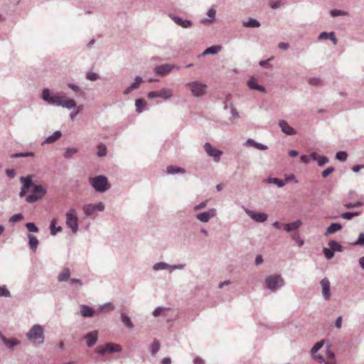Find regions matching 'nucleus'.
Listing matches in <instances>:
<instances>
[{"label":"nucleus","instance_id":"4468645a","mask_svg":"<svg viewBox=\"0 0 364 364\" xmlns=\"http://www.w3.org/2000/svg\"><path fill=\"white\" fill-rule=\"evenodd\" d=\"M161 317L166 318V321L168 323L176 318V313L173 309H162L161 308Z\"/></svg>","mask_w":364,"mask_h":364},{"label":"nucleus","instance_id":"c9c22d12","mask_svg":"<svg viewBox=\"0 0 364 364\" xmlns=\"http://www.w3.org/2000/svg\"><path fill=\"white\" fill-rule=\"evenodd\" d=\"M269 183L276 184L278 187H283L285 185V182L279 178H270L268 179Z\"/></svg>","mask_w":364,"mask_h":364},{"label":"nucleus","instance_id":"6e6552de","mask_svg":"<svg viewBox=\"0 0 364 364\" xmlns=\"http://www.w3.org/2000/svg\"><path fill=\"white\" fill-rule=\"evenodd\" d=\"M121 350L120 346L114 343H107L105 346H99L96 348V353L104 355L106 353L119 352Z\"/></svg>","mask_w":364,"mask_h":364},{"label":"nucleus","instance_id":"8fccbe9b","mask_svg":"<svg viewBox=\"0 0 364 364\" xmlns=\"http://www.w3.org/2000/svg\"><path fill=\"white\" fill-rule=\"evenodd\" d=\"M328 162V159L326 156H319L318 159V164L320 166H323L324 164Z\"/></svg>","mask_w":364,"mask_h":364},{"label":"nucleus","instance_id":"37998d69","mask_svg":"<svg viewBox=\"0 0 364 364\" xmlns=\"http://www.w3.org/2000/svg\"><path fill=\"white\" fill-rule=\"evenodd\" d=\"M359 215V213L358 212H355V213H344L341 215V217L343 218V219H346V220H350L352 219L354 216H358Z\"/></svg>","mask_w":364,"mask_h":364},{"label":"nucleus","instance_id":"338daca9","mask_svg":"<svg viewBox=\"0 0 364 364\" xmlns=\"http://www.w3.org/2000/svg\"><path fill=\"white\" fill-rule=\"evenodd\" d=\"M341 325H342V318L341 316H339L336 321V326L338 328H340L341 327Z\"/></svg>","mask_w":364,"mask_h":364},{"label":"nucleus","instance_id":"3c124183","mask_svg":"<svg viewBox=\"0 0 364 364\" xmlns=\"http://www.w3.org/2000/svg\"><path fill=\"white\" fill-rule=\"evenodd\" d=\"M333 171H334V168L333 167H332V166L328 167V168H326V170H324L322 172V176L323 178H326L328 175H330Z\"/></svg>","mask_w":364,"mask_h":364},{"label":"nucleus","instance_id":"49530a36","mask_svg":"<svg viewBox=\"0 0 364 364\" xmlns=\"http://www.w3.org/2000/svg\"><path fill=\"white\" fill-rule=\"evenodd\" d=\"M34 154L33 152H26V153H18L12 155V157H27V156H33Z\"/></svg>","mask_w":364,"mask_h":364},{"label":"nucleus","instance_id":"cd10ccee","mask_svg":"<svg viewBox=\"0 0 364 364\" xmlns=\"http://www.w3.org/2000/svg\"><path fill=\"white\" fill-rule=\"evenodd\" d=\"M70 275V272L69 269L65 268L64 269L62 272L58 275V281L59 282H64L67 281Z\"/></svg>","mask_w":364,"mask_h":364},{"label":"nucleus","instance_id":"a211bd4d","mask_svg":"<svg viewBox=\"0 0 364 364\" xmlns=\"http://www.w3.org/2000/svg\"><path fill=\"white\" fill-rule=\"evenodd\" d=\"M302 225V222L299 220H296L291 223H287L284 225V230L287 232H291L297 230Z\"/></svg>","mask_w":364,"mask_h":364},{"label":"nucleus","instance_id":"e433bc0d","mask_svg":"<svg viewBox=\"0 0 364 364\" xmlns=\"http://www.w3.org/2000/svg\"><path fill=\"white\" fill-rule=\"evenodd\" d=\"M167 173L171 174L178 173H185V170L181 168H175L173 166H168L167 168Z\"/></svg>","mask_w":364,"mask_h":364},{"label":"nucleus","instance_id":"5701e85b","mask_svg":"<svg viewBox=\"0 0 364 364\" xmlns=\"http://www.w3.org/2000/svg\"><path fill=\"white\" fill-rule=\"evenodd\" d=\"M2 341L9 348H12L14 346L19 344L18 340L15 338L8 339L5 336H1Z\"/></svg>","mask_w":364,"mask_h":364},{"label":"nucleus","instance_id":"f257e3e1","mask_svg":"<svg viewBox=\"0 0 364 364\" xmlns=\"http://www.w3.org/2000/svg\"><path fill=\"white\" fill-rule=\"evenodd\" d=\"M42 97L50 104L60 105L68 109H72L76 107V103L73 100L63 96H51L48 89L43 90Z\"/></svg>","mask_w":364,"mask_h":364},{"label":"nucleus","instance_id":"69168bd1","mask_svg":"<svg viewBox=\"0 0 364 364\" xmlns=\"http://www.w3.org/2000/svg\"><path fill=\"white\" fill-rule=\"evenodd\" d=\"M309 156L306 155H303L301 156V161L305 164H307L309 162Z\"/></svg>","mask_w":364,"mask_h":364},{"label":"nucleus","instance_id":"393cba45","mask_svg":"<svg viewBox=\"0 0 364 364\" xmlns=\"http://www.w3.org/2000/svg\"><path fill=\"white\" fill-rule=\"evenodd\" d=\"M57 220L53 218L50 222V234L52 235H55L58 232L62 230V228L60 226L56 227Z\"/></svg>","mask_w":364,"mask_h":364},{"label":"nucleus","instance_id":"aec40b11","mask_svg":"<svg viewBox=\"0 0 364 364\" xmlns=\"http://www.w3.org/2000/svg\"><path fill=\"white\" fill-rule=\"evenodd\" d=\"M279 126L282 132L288 135H292L295 134L294 129L290 127L285 121H281Z\"/></svg>","mask_w":364,"mask_h":364},{"label":"nucleus","instance_id":"c756f323","mask_svg":"<svg viewBox=\"0 0 364 364\" xmlns=\"http://www.w3.org/2000/svg\"><path fill=\"white\" fill-rule=\"evenodd\" d=\"M221 48H222L220 46H213L205 49V51L203 52V54H216L218 51L221 50Z\"/></svg>","mask_w":364,"mask_h":364},{"label":"nucleus","instance_id":"6e6d98bb","mask_svg":"<svg viewBox=\"0 0 364 364\" xmlns=\"http://www.w3.org/2000/svg\"><path fill=\"white\" fill-rule=\"evenodd\" d=\"M309 83L311 85H318L321 84V80L319 78L313 77L309 80Z\"/></svg>","mask_w":364,"mask_h":364},{"label":"nucleus","instance_id":"ddd939ff","mask_svg":"<svg viewBox=\"0 0 364 364\" xmlns=\"http://www.w3.org/2000/svg\"><path fill=\"white\" fill-rule=\"evenodd\" d=\"M321 285L322 287V294L326 299H329L331 297L330 292V282L328 279L323 278L321 281Z\"/></svg>","mask_w":364,"mask_h":364},{"label":"nucleus","instance_id":"2eb2a0df","mask_svg":"<svg viewBox=\"0 0 364 364\" xmlns=\"http://www.w3.org/2000/svg\"><path fill=\"white\" fill-rule=\"evenodd\" d=\"M323 346V341H320V342H318L316 343L314 346L313 348H311V355L312 356L318 360L319 363H323L324 362V359L323 358V356L320 355H316V352L320 349L321 348V347Z\"/></svg>","mask_w":364,"mask_h":364},{"label":"nucleus","instance_id":"e2e57ef3","mask_svg":"<svg viewBox=\"0 0 364 364\" xmlns=\"http://www.w3.org/2000/svg\"><path fill=\"white\" fill-rule=\"evenodd\" d=\"M293 238H294V240L297 241L299 246L301 247L304 245V240L300 239L299 235H294Z\"/></svg>","mask_w":364,"mask_h":364},{"label":"nucleus","instance_id":"c03bdc74","mask_svg":"<svg viewBox=\"0 0 364 364\" xmlns=\"http://www.w3.org/2000/svg\"><path fill=\"white\" fill-rule=\"evenodd\" d=\"M325 257L330 259L334 256V252L330 248H323V250Z\"/></svg>","mask_w":364,"mask_h":364},{"label":"nucleus","instance_id":"ea45409f","mask_svg":"<svg viewBox=\"0 0 364 364\" xmlns=\"http://www.w3.org/2000/svg\"><path fill=\"white\" fill-rule=\"evenodd\" d=\"M25 225L30 232H38V227L33 223H26Z\"/></svg>","mask_w":364,"mask_h":364},{"label":"nucleus","instance_id":"6ab92c4d","mask_svg":"<svg viewBox=\"0 0 364 364\" xmlns=\"http://www.w3.org/2000/svg\"><path fill=\"white\" fill-rule=\"evenodd\" d=\"M172 19L177 25L185 28H189L192 25L191 21L188 20H183L178 16H173Z\"/></svg>","mask_w":364,"mask_h":364},{"label":"nucleus","instance_id":"052dcab7","mask_svg":"<svg viewBox=\"0 0 364 364\" xmlns=\"http://www.w3.org/2000/svg\"><path fill=\"white\" fill-rule=\"evenodd\" d=\"M206 205H207V201L202 202L199 205H196L194 208V210H199L206 207Z\"/></svg>","mask_w":364,"mask_h":364},{"label":"nucleus","instance_id":"774afa93","mask_svg":"<svg viewBox=\"0 0 364 364\" xmlns=\"http://www.w3.org/2000/svg\"><path fill=\"white\" fill-rule=\"evenodd\" d=\"M318 157L319 156L315 152L311 153L309 156V158L314 161H318Z\"/></svg>","mask_w":364,"mask_h":364},{"label":"nucleus","instance_id":"13d9d810","mask_svg":"<svg viewBox=\"0 0 364 364\" xmlns=\"http://www.w3.org/2000/svg\"><path fill=\"white\" fill-rule=\"evenodd\" d=\"M328 38H330V33L323 32L318 36L319 40H326Z\"/></svg>","mask_w":364,"mask_h":364},{"label":"nucleus","instance_id":"a19ab883","mask_svg":"<svg viewBox=\"0 0 364 364\" xmlns=\"http://www.w3.org/2000/svg\"><path fill=\"white\" fill-rule=\"evenodd\" d=\"M348 154L345 151H338L336 155V159L341 161H345L347 159Z\"/></svg>","mask_w":364,"mask_h":364},{"label":"nucleus","instance_id":"9d476101","mask_svg":"<svg viewBox=\"0 0 364 364\" xmlns=\"http://www.w3.org/2000/svg\"><path fill=\"white\" fill-rule=\"evenodd\" d=\"M105 208V205L102 203L100 202L97 204H87L82 208L87 216L93 215L97 211H102Z\"/></svg>","mask_w":364,"mask_h":364},{"label":"nucleus","instance_id":"4c0bfd02","mask_svg":"<svg viewBox=\"0 0 364 364\" xmlns=\"http://www.w3.org/2000/svg\"><path fill=\"white\" fill-rule=\"evenodd\" d=\"M173 68V66L168 64H165L161 65V75H166L168 73L171 69Z\"/></svg>","mask_w":364,"mask_h":364},{"label":"nucleus","instance_id":"bf43d9fd","mask_svg":"<svg viewBox=\"0 0 364 364\" xmlns=\"http://www.w3.org/2000/svg\"><path fill=\"white\" fill-rule=\"evenodd\" d=\"M291 180H294V182L295 183H298V181L295 179V176L294 174H289V175H287L285 176V183Z\"/></svg>","mask_w":364,"mask_h":364},{"label":"nucleus","instance_id":"864d4df0","mask_svg":"<svg viewBox=\"0 0 364 364\" xmlns=\"http://www.w3.org/2000/svg\"><path fill=\"white\" fill-rule=\"evenodd\" d=\"M98 77V75L95 73H88L87 74V78L92 81L97 80Z\"/></svg>","mask_w":364,"mask_h":364},{"label":"nucleus","instance_id":"412c9836","mask_svg":"<svg viewBox=\"0 0 364 364\" xmlns=\"http://www.w3.org/2000/svg\"><path fill=\"white\" fill-rule=\"evenodd\" d=\"M28 245L30 248L33 251L36 252L37 247L38 245V240L34 235L31 234L28 235Z\"/></svg>","mask_w":364,"mask_h":364},{"label":"nucleus","instance_id":"bb28decb","mask_svg":"<svg viewBox=\"0 0 364 364\" xmlns=\"http://www.w3.org/2000/svg\"><path fill=\"white\" fill-rule=\"evenodd\" d=\"M247 84L250 89L257 90L261 92L264 91V87L261 85H259L257 83V80L255 79L250 80Z\"/></svg>","mask_w":364,"mask_h":364},{"label":"nucleus","instance_id":"7c9ffc66","mask_svg":"<svg viewBox=\"0 0 364 364\" xmlns=\"http://www.w3.org/2000/svg\"><path fill=\"white\" fill-rule=\"evenodd\" d=\"M328 246L330 247V249L333 251V252L335 251L341 252L342 250L341 245L334 240L329 241Z\"/></svg>","mask_w":364,"mask_h":364},{"label":"nucleus","instance_id":"f704fd0d","mask_svg":"<svg viewBox=\"0 0 364 364\" xmlns=\"http://www.w3.org/2000/svg\"><path fill=\"white\" fill-rule=\"evenodd\" d=\"M244 26L246 27L256 28L259 27L260 26V23H259L258 21L255 19H250L248 21L244 23Z\"/></svg>","mask_w":364,"mask_h":364},{"label":"nucleus","instance_id":"72a5a7b5","mask_svg":"<svg viewBox=\"0 0 364 364\" xmlns=\"http://www.w3.org/2000/svg\"><path fill=\"white\" fill-rule=\"evenodd\" d=\"M172 95H173V93L171 90H168V89L161 90V97H162L165 100H168L170 97H171Z\"/></svg>","mask_w":364,"mask_h":364},{"label":"nucleus","instance_id":"680f3d73","mask_svg":"<svg viewBox=\"0 0 364 364\" xmlns=\"http://www.w3.org/2000/svg\"><path fill=\"white\" fill-rule=\"evenodd\" d=\"M331 14L333 16H339V15H343L344 14V12L341 11V10H337V9H335V10H332L331 11Z\"/></svg>","mask_w":364,"mask_h":364},{"label":"nucleus","instance_id":"20e7f679","mask_svg":"<svg viewBox=\"0 0 364 364\" xmlns=\"http://www.w3.org/2000/svg\"><path fill=\"white\" fill-rule=\"evenodd\" d=\"M66 225L71 229L73 232L75 233L78 230V218L76 215L75 210L71 208L66 214Z\"/></svg>","mask_w":364,"mask_h":364},{"label":"nucleus","instance_id":"de8ad7c7","mask_svg":"<svg viewBox=\"0 0 364 364\" xmlns=\"http://www.w3.org/2000/svg\"><path fill=\"white\" fill-rule=\"evenodd\" d=\"M23 219V215L21 214H15L10 218V222L15 223Z\"/></svg>","mask_w":364,"mask_h":364},{"label":"nucleus","instance_id":"0eeeda50","mask_svg":"<svg viewBox=\"0 0 364 364\" xmlns=\"http://www.w3.org/2000/svg\"><path fill=\"white\" fill-rule=\"evenodd\" d=\"M187 86L190 88L192 94L196 97L203 95L206 92L207 85L198 82L188 83Z\"/></svg>","mask_w":364,"mask_h":364},{"label":"nucleus","instance_id":"b1692460","mask_svg":"<svg viewBox=\"0 0 364 364\" xmlns=\"http://www.w3.org/2000/svg\"><path fill=\"white\" fill-rule=\"evenodd\" d=\"M80 309L81 314L84 317L92 316L94 314V311L92 310V309L87 306L82 305Z\"/></svg>","mask_w":364,"mask_h":364},{"label":"nucleus","instance_id":"79ce46f5","mask_svg":"<svg viewBox=\"0 0 364 364\" xmlns=\"http://www.w3.org/2000/svg\"><path fill=\"white\" fill-rule=\"evenodd\" d=\"M97 149H98L97 155L99 156H104L107 154V149L104 144H100L98 146Z\"/></svg>","mask_w":364,"mask_h":364},{"label":"nucleus","instance_id":"f03ea898","mask_svg":"<svg viewBox=\"0 0 364 364\" xmlns=\"http://www.w3.org/2000/svg\"><path fill=\"white\" fill-rule=\"evenodd\" d=\"M89 182L96 191L105 192L109 188L107 178L102 176L90 178Z\"/></svg>","mask_w":364,"mask_h":364},{"label":"nucleus","instance_id":"39448f33","mask_svg":"<svg viewBox=\"0 0 364 364\" xmlns=\"http://www.w3.org/2000/svg\"><path fill=\"white\" fill-rule=\"evenodd\" d=\"M265 283L269 289L275 291L284 284V281L280 275H271L265 279Z\"/></svg>","mask_w":364,"mask_h":364},{"label":"nucleus","instance_id":"dca6fc26","mask_svg":"<svg viewBox=\"0 0 364 364\" xmlns=\"http://www.w3.org/2000/svg\"><path fill=\"white\" fill-rule=\"evenodd\" d=\"M97 332L92 331L85 335V338L86 340V343L88 347H91L95 344L97 341Z\"/></svg>","mask_w":364,"mask_h":364},{"label":"nucleus","instance_id":"f3484780","mask_svg":"<svg viewBox=\"0 0 364 364\" xmlns=\"http://www.w3.org/2000/svg\"><path fill=\"white\" fill-rule=\"evenodd\" d=\"M21 181L23 183V186L22 187L21 191L20 193V196L22 197L26 195L28 191V189L31 186V178L30 176L28 177H21Z\"/></svg>","mask_w":364,"mask_h":364},{"label":"nucleus","instance_id":"1a4fd4ad","mask_svg":"<svg viewBox=\"0 0 364 364\" xmlns=\"http://www.w3.org/2000/svg\"><path fill=\"white\" fill-rule=\"evenodd\" d=\"M206 154L213 158L215 162H219L223 151L214 148L210 143H205L203 146Z\"/></svg>","mask_w":364,"mask_h":364},{"label":"nucleus","instance_id":"4d7b16f0","mask_svg":"<svg viewBox=\"0 0 364 364\" xmlns=\"http://www.w3.org/2000/svg\"><path fill=\"white\" fill-rule=\"evenodd\" d=\"M356 245L364 246V233H360L358 236V240L355 242Z\"/></svg>","mask_w":364,"mask_h":364},{"label":"nucleus","instance_id":"09e8293b","mask_svg":"<svg viewBox=\"0 0 364 364\" xmlns=\"http://www.w3.org/2000/svg\"><path fill=\"white\" fill-rule=\"evenodd\" d=\"M10 296L9 291L5 287H0V296L8 297Z\"/></svg>","mask_w":364,"mask_h":364},{"label":"nucleus","instance_id":"7ed1b4c3","mask_svg":"<svg viewBox=\"0 0 364 364\" xmlns=\"http://www.w3.org/2000/svg\"><path fill=\"white\" fill-rule=\"evenodd\" d=\"M28 338L33 343L41 344L43 343V329L40 325H35L27 333Z\"/></svg>","mask_w":364,"mask_h":364},{"label":"nucleus","instance_id":"58836bf2","mask_svg":"<svg viewBox=\"0 0 364 364\" xmlns=\"http://www.w3.org/2000/svg\"><path fill=\"white\" fill-rule=\"evenodd\" d=\"M77 152L75 148H68L65 152L64 156L67 159L71 158Z\"/></svg>","mask_w":364,"mask_h":364},{"label":"nucleus","instance_id":"5fc2aeb1","mask_svg":"<svg viewBox=\"0 0 364 364\" xmlns=\"http://www.w3.org/2000/svg\"><path fill=\"white\" fill-rule=\"evenodd\" d=\"M215 13H216L215 10L214 9H213V8L208 10V11L207 13V15L210 18H211V19L209 20L210 22L213 21L215 16Z\"/></svg>","mask_w":364,"mask_h":364},{"label":"nucleus","instance_id":"c85d7f7f","mask_svg":"<svg viewBox=\"0 0 364 364\" xmlns=\"http://www.w3.org/2000/svg\"><path fill=\"white\" fill-rule=\"evenodd\" d=\"M60 136H61V132L59 131H56L55 132H54V134L53 135L48 137L45 140L44 143H46V144L53 143V142L57 141Z\"/></svg>","mask_w":364,"mask_h":364},{"label":"nucleus","instance_id":"f8f14e48","mask_svg":"<svg viewBox=\"0 0 364 364\" xmlns=\"http://www.w3.org/2000/svg\"><path fill=\"white\" fill-rule=\"evenodd\" d=\"M247 215L257 222H264L267 219V215L263 213H255L250 210H245Z\"/></svg>","mask_w":364,"mask_h":364},{"label":"nucleus","instance_id":"a878e982","mask_svg":"<svg viewBox=\"0 0 364 364\" xmlns=\"http://www.w3.org/2000/svg\"><path fill=\"white\" fill-rule=\"evenodd\" d=\"M342 226L338 223H332L327 229L326 232V235L333 234L340 230H341Z\"/></svg>","mask_w":364,"mask_h":364},{"label":"nucleus","instance_id":"4be33fe9","mask_svg":"<svg viewBox=\"0 0 364 364\" xmlns=\"http://www.w3.org/2000/svg\"><path fill=\"white\" fill-rule=\"evenodd\" d=\"M142 82V79L141 77H136L135 78V80H134V82H133L129 87H128L125 90H124V93L125 94H129V92H131L132 91H133L134 90L136 89L139 87V86L140 85V84Z\"/></svg>","mask_w":364,"mask_h":364},{"label":"nucleus","instance_id":"2f4dec72","mask_svg":"<svg viewBox=\"0 0 364 364\" xmlns=\"http://www.w3.org/2000/svg\"><path fill=\"white\" fill-rule=\"evenodd\" d=\"M137 112H141L146 105V102L142 99H137L135 102Z\"/></svg>","mask_w":364,"mask_h":364},{"label":"nucleus","instance_id":"423d86ee","mask_svg":"<svg viewBox=\"0 0 364 364\" xmlns=\"http://www.w3.org/2000/svg\"><path fill=\"white\" fill-rule=\"evenodd\" d=\"M33 193L26 198L28 203H33L41 199L46 194L45 188L40 185H35L33 188Z\"/></svg>","mask_w":364,"mask_h":364},{"label":"nucleus","instance_id":"0e129e2a","mask_svg":"<svg viewBox=\"0 0 364 364\" xmlns=\"http://www.w3.org/2000/svg\"><path fill=\"white\" fill-rule=\"evenodd\" d=\"M6 174L9 178H13V177H14L16 173L14 169H7Z\"/></svg>","mask_w":364,"mask_h":364},{"label":"nucleus","instance_id":"603ef678","mask_svg":"<svg viewBox=\"0 0 364 364\" xmlns=\"http://www.w3.org/2000/svg\"><path fill=\"white\" fill-rule=\"evenodd\" d=\"M363 203L362 202H360V201H358L356 203H346L345 205V207L347 208H355V207H358V206H360L362 205Z\"/></svg>","mask_w":364,"mask_h":364},{"label":"nucleus","instance_id":"a18cd8bd","mask_svg":"<svg viewBox=\"0 0 364 364\" xmlns=\"http://www.w3.org/2000/svg\"><path fill=\"white\" fill-rule=\"evenodd\" d=\"M159 349V344L157 341H155L151 346V352L153 355H155Z\"/></svg>","mask_w":364,"mask_h":364},{"label":"nucleus","instance_id":"473e14b6","mask_svg":"<svg viewBox=\"0 0 364 364\" xmlns=\"http://www.w3.org/2000/svg\"><path fill=\"white\" fill-rule=\"evenodd\" d=\"M122 321L123 323L129 328H133L132 322L129 316L125 314L122 315Z\"/></svg>","mask_w":364,"mask_h":364},{"label":"nucleus","instance_id":"9b49d317","mask_svg":"<svg viewBox=\"0 0 364 364\" xmlns=\"http://www.w3.org/2000/svg\"><path fill=\"white\" fill-rule=\"evenodd\" d=\"M216 215V210L214 208L210 209L208 211L199 213L196 215V218L203 223H207L210 218Z\"/></svg>","mask_w":364,"mask_h":364}]
</instances>
